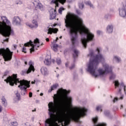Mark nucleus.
<instances>
[{"label":"nucleus","instance_id":"24","mask_svg":"<svg viewBox=\"0 0 126 126\" xmlns=\"http://www.w3.org/2000/svg\"><path fill=\"white\" fill-rule=\"evenodd\" d=\"M85 3L87 5H89V6H90V7L94 8V6L91 3V2L90 1H86L85 2Z\"/></svg>","mask_w":126,"mask_h":126},{"label":"nucleus","instance_id":"40","mask_svg":"<svg viewBox=\"0 0 126 126\" xmlns=\"http://www.w3.org/2000/svg\"><path fill=\"white\" fill-rule=\"evenodd\" d=\"M13 46L14 47V50H15V49L17 48V46L16 45L14 44Z\"/></svg>","mask_w":126,"mask_h":126},{"label":"nucleus","instance_id":"53","mask_svg":"<svg viewBox=\"0 0 126 126\" xmlns=\"http://www.w3.org/2000/svg\"><path fill=\"white\" fill-rule=\"evenodd\" d=\"M62 38H63V36H61L60 37V39H62Z\"/></svg>","mask_w":126,"mask_h":126},{"label":"nucleus","instance_id":"41","mask_svg":"<svg viewBox=\"0 0 126 126\" xmlns=\"http://www.w3.org/2000/svg\"><path fill=\"white\" fill-rule=\"evenodd\" d=\"M32 93H29V97H30V98H31V97H32Z\"/></svg>","mask_w":126,"mask_h":126},{"label":"nucleus","instance_id":"50","mask_svg":"<svg viewBox=\"0 0 126 126\" xmlns=\"http://www.w3.org/2000/svg\"><path fill=\"white\" fill-rule=\"evenodd\" d=\"M25 64H26V65L27 64V62H26V61L25 62Z\"/></svg>","mask_w":126,"mask_h":126},{"label":"nucleus","instance_id":"13","mask_svg":"<svg viewBox=\"0 0 126 126\" xmlns=\"http://www.w3.org/2000/svg\"><path fill=\"white\" fill-rule=\"evenodd\" d=\"M34 6L39 8L40 10H43V5L41 3H39V0H34V1L32 2Z\"/></svg>","mask_w":126,"mask_h":126},{"label":"nucleus","instance_id":"9","mask_svg":"<svg viewBox=\"0 0 126 126\" xmlns=\"http://www.w3.org/2000/svg\"><path fill=\"white\" fill-rule=\"evenodd\" d=\"M123 7L119 9V15L121 17H126V1H124L122 2Z\"/></svg>","mask_w":126,"mask_h":126},{"label":"nucleus","instance_id":"10","mask_svg":"<svg viewBox=\"0 0 126 126\" xmlns=\"http://www.w3.org/2000/svg\"><path fill=\"white\" fill-rule=\"evenodd\" d=\"M38 18L37 16H35L34 18L33 17V19L32 21V23L33 25L30 24L29 23H27L26 24L27 26L30 27V28H37L38 25V22H37L36 19Z\"/></svg>","mask_w":126,"mask_h":126},{"label":"nucleus","instance_id":"3","mask_svg":"<svg viewBox=\"0 0 126 126\" xmlns=\"http://www.w3.org/2000/svg\"><path fill=\"white\" fill-rule=\"evenodd\" d=\"M7 83H9L11 86H13L14 84L19 85L18 87L21 90V93L23 96L27 94V88L30 87V81L26 80H20L17 78V74H13L12 76H9L6 79L4 80Z\"/></svg>","mask_w":126,"mask_h":126},{"label":"nucleus","instance_id":"19","mask_svg":"<svg viewBox=\"0 0 126 126\" xmlns=\"http://www.w3.org/2000/svg\"><path fill=\"white\" fill-rule=\"evenodd\" d=\"M58 40H59V37H57L56 40H54L53 41V44L52 47H53V51H54V52H57L58 51V48H59V45L55 43H57V41H58Z\"/></svg>","mask_w":126,"mask_h":126},{"label":"nucleus","instance_id":"28","mask_svg":"<svg viewBox=\"0 0 126 126\" xmlns=\"http://www.w3.org/2000/svg\"><path fill=\"white\" fill-rule=\"evenodd\" d=\"M102 105H99L98 106L96 107V111H97V112H102Z\"/></svg>","mask_w":126,"mask_h":126},{"label":"nucleus","instance_id":"33","mask_svg":"<svg viewBox=\"0 0 126 126\" xmlns=\"http://www.w3.org/2000/svg\"><path fill=\"white\" fill-rule=\"evenodd\" d=\"M63 10H64V8H63V7H61L60 8H59V12L60 14H62Z\"/></svg>","mask_w":126,"mask_h":126},{"label":"nucleus","instance_id":"26","mask_svg":"<svg viewBox=\"0 0 126 126\" xmlns=\"http://www.w3.org/2000/svg\"><path fill=\"white\" fill-rule=\"evenodd\" d=\"M15 94H16V96L17 98H18V100H20V94L18 93V91H15Z\"/></svg>","mask_w":126,"mask_h":126},{"label":"nucleus","instance_id":"47","mask_svg":"<svg viewBox=\"0 0 126 126\" xmlns=\"http://www.w3.org/2000/svg\"><path fill=\"white\" fill-rule=\"evenodd\" d=\"M46 42H49V38H46Z\"/></svg>","mask_w":126,"mask_h":126},{"label":"nucleus","instance_id":"42","mask_svg":"<svg viewBox=\"0 0 126 126\" xmlns=\"http://www.w3.org/2000/svg\"><path fill=\"white\" fill-rule=\"evenodd\" d=\"M2 110V107L0 105V113H1Z\"/></svg>","mask_w":126,"mask_h":126},{"label":"nucleus","instance_id":"38","mask_svg":"<svg viewBox=\"0 0 126 126\" xmlns=\"http://www.w3.org/2000/svg\"><path fill=\"white\" fill-rule=\"evenodd\" d=\"M65 65L66 67H68V65H69V62H67L65 63Z\"/></svg>","mask_w":126,"mask_h":126},{"label":"nucleus","instance_id":"51","mask_svg":"<svg viewBox=\"0 0 126 126\" xmlns=\"http://www.w3.org/2000/svg\"><path fill=\"white\" fill-rule=\"evenodd\" d=\"M59 75H59V74H57V76H56L57 77H59Z\"/></svg>","mask_w":126,"mask_h":126},{"label":"nucleus","instance_id":"6","mask_svg":"<svg viewBox=\"0 0 126 126\" xmlns=\"http://www.w3.org/2000/svg\"><path fill=\"white\" fill-rule=\"evenodd\" d=\"M13 52L10 51L8 48L6 49H0V56L2 57L5 62H9L12 59V54Z\"/></svg>","mask_w":126,"mask_h":126},{"label":"nucleus","instance_id":"21","mask_svg":"<svg viewBox=\"0 0 126 126\" xmlns=\"http://www.w3.org/2000/svg\"><path fill=\"white\" fill-rule=\"evenodd\" d=\"M73 53H74L73 54V57L74 60H75L76 58L78 57V54H79V52L76 49L74 48Z\"/></svg>","mask_w":126,"mask_h":126},{"label":"nucleus","instance_id":"12","mask_svg":"<svg viewBox=\"0 0 126 126\" xmlns=\"http://www.w3.org/2000/svg\"><path fill=\"white\" fill-rule=\"evenodd\" d=\"M12 23L14 25H21V19L18 16H15L12 19Z\"/></svg>","mask_w":126,"mask_h":126},{"label":"nucleus","instance_id":"32","mask_svg":"<svg viewBox=\"0 0 126 126\" xmlns=\"http://www.w3.org/2000/svg\"><path fill=\"white\" fill-rule=\"evenodd\" d=\"M79 8L80 9H82L84 7V4H83V2H82L81 3L79 4Z\"/></svg>","mask_w":126,"mask_h":126},{"label":"nucleus","instance_id":"36","mask_svg":"<svg viewBox=\"0 0 126 126\" xmlns=\"http://www.w3.org/2000/svg\"><path fill=\"white\" fill-rule=\"evenodd\" d=\"M22 52H23L25 53H26V47H23Z\"/></svg>","mask_w":126,"mask_h":126},{"label":"nucleus","instance_id":"39","mask_svg":"<svg viewBox=\"0 0 126 126\" xmlns=\"http://www.w3.org/2000/svg\"><path fill=\"white\" fill-rule=\"evenodd\" d=\"M17 4H22V2L21 1H18L17 2H16Z\"/></svg>","mask_w":126,"mask_h":126},{"label":"nucleus","instance_id":"35","mask_svg":"<svg viewBox=\"0 0 126 126\" xmlns=\"http://www.w3.org/2000/svg\"><path fill=\"white\" fill-rule=\"evenodd\" d=\"M96 33H97V35H101V34H102V33H103V32H102V31H97Z\"/></svg>","mask_w":126,"mask_h":126},{"label":"nucleus","instance_id":"2","mask_svg":"<svg viewBox=\"0 0 126 126\" xmlns=\"http://www.w3.org/2000/svg\"><path fill=\"white\" fill-rule=\"evenodd\" d=\"M102 48L97 47L94 51L93 49L90 50L88 55L90 57L89 63L87 68V71L95 78L100 76L102 77L107 73H110V80L116 78V74L113 73V68L105 62V57L101 54Z\"/></svg>","mask_w":126,"mask_h":126},{"label":"nucleus","instance_id":"4","mask_svg":"<svg viewBox=\"0 0 126 126\" xmlns=\"http://www.w3.org/2000/svg\"><path fill=\"white\" fill-rule=\"evenodd\" d=\"M14 33L13 30L11 28V23L7 19L5 16L1 17V22H0V34L5 37L3 39L2 44L4 42H8V39L10 35H13Z\"/></svg>","mask_w":126,"mask_h":126},{"label":"nucleus","instance_id":"46","mask_svg":"<svg viewBox=\"0 0 126 126\" xmlns=\"http://www.w3.org/2000/svg\"><path fill=\"white\" fill-rule=\"evenodd\" d=\"M123 108H124V106H123V105H121V107H120V109L122 110V109H123Z\"/></svg>","mask_w":126,"mask_h":126},{"label":"nucleus","instance_id":"23","mask_svg":"<svg viewBox=\"0 0 126 126\" xmlns=\"http://www.w3.org/2000/svg\"><path fill=\"white\" fill-rule=\"evenodd\" d=\"M113 61H115L117 63H120V62H121V58L119 57L118 56H114Z\"/></svg>","mask_w":126,"mask_h":126},{"label":"nucleus","instance_id":"25","mask_svg":"<svg viewBox=\"0 0 126 126\" xmlns=\"http://www.w3.org/2000/svg\"><path fill=\"white\" fill-rule=\"evenodd\" d=\"M2 104L4 106V107H6L7 106V102H6V99L5 98H2Z\"/></svg>","mask_w":126,"mask_h":126},{"label":"nucleus","instance_id":"44","mask_svg":"<svg viewBox=\"0 0 126 126\" xmlns=\"http://www.w3.org/2000/svg\"><path fill=\"white\" fill-rule=\"evenodd\" d=\"M123 117H124L125 118H126V109L125 110V114L123 115Z\"/></svg>","mask_w":126,"mask_h":126},{"label":"nucleus","instance_id":"14","mask_svg":"<svg viewBox=\"0 0 126 126\" xmlns=\"http://www.w3.org/2000/svg\"><path fill=\"white\" fill-rule=\"evenodd\" d=\"M50 12V19L52 20L56 18V14L57 13V10L54 8H52L49 11Z\"/></svg>","mask_w":126,"mask_h":126},{"label":"nucleus","instance_id":"48","mask_svg":"<svg viewBox=\"0 0 126 126\" xmlns=\"http://www.w3.org/2000/svg\"><path fill=\"white\" fill-rule=\"evenodd\" d=\"M43 95H44V94H43V93H40V96H43Z\"/></svg>","mask_w":126,"mask_h":126},{"label":"nucleus","instance_id":"45","mask_svg":"<svg viewBox=\"0 0 126 126\" xmlns=\"http://www.w3.org/2000/svg\"><path fill=\"white\" fill-rule=\"evenodd\" d=\"M35 82H36V81L34 80V81L32 82V84H34Z\"/></svg>","mask_w":126,"mask_h":126},{"label":"nucleus","instance_id":"54","mask_svg":"<svg viewBox=\"0 0 126 126\" xmlns=\"http://www.w3.org/2000/svg\"><path fill=\"white\" fill-rule=\"evenodd\" d=\"M40 91L39 90H37V92H39Z\"/></svg>","mask_w":126,"mask_h":126},{"label":"nucleus","instance_id":"22","mask_svg":"<svg viewBox=\"0 0 126 126\" xmlns=\"http://www.w3.org/2000/svg\"><path fill=\"white\" fill-rule=\"evenodd\" d=\"M104 17L105 19H110V18H112V17H113V15L111 13H107L104 15Z\"/></svg>","mask_w":126,"mask_h":126},{"label":"nucleus","instance_id":"16","mask_svg":"<svg viewBox=\"0 0 126 126\" xmlns=\"http://www.w3.org/2000/svg\"><path fill=\"white\" fill-rule=\"evenodd\" d=\"M114 31V26L112 24L107 25L106 27V33L107 34H112Z\"/></svg>","mask_w":126,"mask_h":126},{"label":"nucleus","instance_id":"5","mask_svg":"<svg viewBox=\"0 0 126 126\" xmlns=\"http://www.w3.org/2000/svg\"><path fill=\"white\" fill-rule=\"evenodd\" d=\"M114 83L115 88H117L118 87V88H119L118 94H120L121 95L120 98H118V97H115L113 99V103H116V102H117V101H118L119 100H123L124 99V95L122 94L121 91L123 90L124 91L126 92V85H125V84L124 83H121L120 84L119 82V81L118 80L114 81Z\"/></svg>","mask_w":126,"mask_h":126},{"label":"nucleus","instance_id":"49","mask_svg":"<svg viewBox=\"0 0 126 126\" xmlns=\"http://www.w3.org/2000/svg\"><path fill=\"white\" fill-rule=\"evenodd\" d=\"M55 60H52V63H55Z\"/></svg>","mask_w":126,"mask_h":126},{"label":"nucleus","instance_id":"18","mask_svg":"<svg viewBox=\"0 0 126 126\" xmlns=\"http://www.w3.org/2000/svg\"><path fill=\"white\" fill-rule=\"evenodd\" d=\"M40 71L43 75H48L49 74V71L47 67L42 66L40 69Z\"/></svg>","mask_w":126,"mask_h":126},{"label":"nucleus","instance_id":"11","mask_svg":"<svg viewBox=\"0 0 126 126\" xmlns=\"http://www.w3.org/2000/svg\"><path fill=\"white\" fill-rule=\"evenodd\" d=\"M66 2V0H52L51 1V4L54 3L55 4V8L59 7V2L61 4H64Z\"/></svg>","mask_w":126,"mask_h":126},{"label":"nucleus","instance_id":"17","mask_svg":"<svg viewBox=\"0 0 126 126\" xmlns=\"http://www.w3.org/2000/svg\"><path fill=\"white\" fill-rule=\"evenodd\" d=\"M48 32H47V34H53V33H57L58 31H59V30H58V29L55 28V29H53L52 28H47V29Z\"/></svg>","mask_w":126,"mask_h":126},{"label":"nucleus","instance_id":"31","mask_svg":"<svg viewBox=\"0 0 126 126\" xmlns=\"http://www.w3.org/2000/svg\"><path fill=\"white\" fill-rule=\"evenodd\" d=\"M98 121V117H95L93 119V122L94 124H96L97 122Z\"/></svg>","mask_w":126,"mask_h":126},{"label":"nucleus","instance_id":"15","mask_svg":"<svg viewBox=\"0 0 126 126\" xmlns=\"http://www.w3.org/2000/svg\"><path fill=\"white\" fill-rule=\"evenodd\" d=\"M44 63L46 65H50L51 63H52V57H51V55H47L46 56Z\"/></svg>","mask_w":126,"mask_h":126},{"label":"nucleus","instance_id":"37","mask_svg":"<svg viewBox=\"0 0 126 126\" xmlns=\"http://www.w3.org/2000/svg\"><path fill=\"white\" fill-rule=\"evenodd\" d=\"M76 11L77 14H78L79 15H80V14H81V12L79 10H76Z\"/></svg>","mask_w":126,"mask_h":126},{"label":"nucleus","instance_id":"27","mask_svg":"<svg viewBox=\"0 0 126 126\" xmlns=\"http://www.w3.org/2000/svg\"><path fill=\"white\" fill-rule=\"evenodd\" d=\"M104 114L106 117H110V111L109 110L104 111Z\"/></svg>","mask_w":126,"mask_h":126},{"label":"nucleus","instance_id":"52","mask_svg":"<svg viewBox=\"0 0 126 126\" xmlns=\"http://www.w3.org/2000/svg\"><path fill=\"white\" fill-rule=\"evenodd\" d=\"M32 112H36V109H34V110H32Z\"/></svg>","mask_w":126,"mask_h":126},{"label":"nucleus","instance_id":"43","mask_svg":"<svg viewBox=\"0 0 126 126\" xmlns=\"http://www.w3.org/2000/svg\"><path fill=\"white\" fill-rule=\"evenodd\" d=\"M116 110H118V107L117 106L115 107L114 109V111H116Z\"/></svg>","mask_w":126,"mask_h":126},{"label":"nucleus","instance_id":"7","mask_svg":"<svg viewBox=\"0 0 126 126\" xmlns=\"http://www.w3.org/2000/svg\"><path fill=\"white\" fill-rule=\"evenodd\" d=\"M43 43H41V44L40 43V41H39V39L36 38L34 40L33 42H32L31 40H30V42L25 43L24 46L25 47H32V48L30 49V52L32 53V52H34V49H36L37 50V48H39L40 46H42Z\"/></svg>","mask_w":126,"mask_h":126},{"label":"nucleus","instance_id":"20","mask_svg":"<svg viewBox=\"0 0 126 126\" xmlns=\"http://www.w3.org/2000/svg\"><path fill=\"white\" fill-rule=\"evenodd\" d=\"M58 87H59L58 84H54L53 86H51V87L48 90V93H51V92H52L53 90H55V89H57Z\"/></svg>","mask_w":126,"mask_h":126},{"label":"nucleus","instance_id":"29","mask_svg":"<svg viewBox=\"0 0 126 126\" xmlns=\"http://www.w3.org/2000/svg\"><path fill=\"white\" fill-rule=\"evenodd\" d=\"M10 125L11 126H18V123H17L16 121H14L11 122Z\"/></svg>","mask_w":126,"mask_h":126},{"label":"nucleus","instance_id":"1","mask_svg":"<svg viewBox=\"0 0 126 126\" xmlns=\"http://www.w3.org/2000/svg\"><path fill=\"white\" fill-rule=\"evenodd\" d=\"M65 23L66 28L69 30L70 40L74 48L78 43V33L81 35V43L84 48L87 47V43L94 41L95 34L85 26L83 20L78 16L74 14L71 16H66Z\"/></svg>","mask_w":126,"mask_h":126},{"label":"nucleus","instance_id":"8","mask_svg":"<svg viewBox=\"0 0 126 126\" xmlns=\"http://www.w3.org/2000/svg\"><path fill=\"white\" fill-rule=\"evenodd\" d=\"M29 64L30 65L29 68L28 69L23 70L21 72L22 75H26V74L30 73L32 71L34 72V70H35V68H34V63H33L32 61H30Z\"/></svg>","mask_w":126,"mask_h":126},{"label":"nucleus","instance_id":"30","mask_svg":"<svg viewBox=\"0 0 126 126\" xmlns=\"http://www.w3.org/2000/svg\"><path fill=\"white\" fill-rule=\"evenodd\" d=\"M56 63L57 64L60 65L62 63V61L61 60L60 58H57L56 60Z\"/></svg>","mask_w":126,"mask_h":126},{"label":"nucleus","instance_id":"34","mask_svg":"<svg viewBox=\"0 0 126 126\" xmlns=\"http://www.w3.org/2000/svg\"><path fill=\"white\" fill-rule=\"evenodd\" d=\"M75 66V65L74 64H72L71 66L69 67V68L71 70V69H73L74 68Z\"/></svg>","mask_w":126,"mask_h":126},{"label":"nucleus","instance_id":"55","mask_svg":"<svg viewBox=\"0 0 126 126\" xmlns=\"http://www.w3.org/2000/svg\"><path fill=\"white\" fill-rule=\"evenodd\" d=\"M125 94H126V92H125Z\"/></svg>","mask_w":126,"mask_h":126}]
</instances>
